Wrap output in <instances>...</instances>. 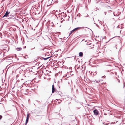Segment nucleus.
Returning a JSON list of instances; mask_svg holds the SVG:
<instances>
[{"mask_svg": "<svg viewBox=\"0 0 125 125\" xmlns=\"http://www.w3.org/2000/svg\"><path fill=\"white\" fill-rule=\"evenodd\" d=\"M84 27H77L76 28L74 29L73 30L71 31V32L69 34V36H70L71 35L72 33H73L75 31L79 30L80 29H81L82 28H83Z\"/></svg>", "mask_w": 125, "mask_h": 125, "instance_id": "nucleus-1", "label": "nucleus"}, {"mask_svg": "<svg viewBox=\"0 0 125 125\" xmlns=\"http://www.w3.org/2000/svg\"><path fill=\"white\" fill-rule=\"evenodd\" d=\"M93 112L94 114L95 115H97L99 114V112L97 110H94L93 111Z\"/></svg>", "mask_w": 125, "mask_h": 125, "instance_id": "nucleus-2", "label": "nucleus"}, {"mask_svg": "<svg viewBox=\"0 0 125 125\" xmlns=\"http://www.w3.org/2000/svg\"><path fill=\"white\" fill-rule=\"evenodd\" d=\"M30 115L29 114H28L27 115V118H26V124L27 123L28 121L29 117Z\"/></svg>", "mask_w": 125, "mask_h": 125, "instance_id": "nucleus-3", "label": "nucleus"}, {"mask_svg": "<svg viewBox=\"0 0 125 125\" xmlns=\"http://www.w3.org/2000/svg\"><path fill=\"white\" fill-rule=\"evenodd\" d=\"M55 89L54 88V85H53L52 86V93H53L55 91Z\"/></svg>", "mask_w": 125, "mask_h": 125, "instance_id": "nucleus-4", "label": "nucleus"}, {"mask_svg": "<svg viewBox=\"0 0 125 125\" xmlns=\"http://www.w3.org/2000/svg\"><path fill=\"white\" fill-rule=\"evenodd\" d=\"M9 13V12H8V11H7L5 13V14H4V16H3V18L4 17H7L8 16V15Z\"/></svg>", "mask_w": 125, "mask_h": 125, "instance_id": "nucleus-5", "label": "nucleus"}, {"mask_svg": "<svg viewBox=\"0 0 125 125\" xmlns=\"http://www.w3.org/2000/svg\"><path fill=\"white\" fill-rule=\"evenodd\" d=\"M79 56L80 57H82L83 56V53L82 52H80L79 53Z\"/></svg>", "mask_w": 125, "mask_h": 125, "instance_id": "nucleus-6", "label": "nucleus"}, {"mask_svg": "<svg viewBox=\"0 0 125 125\" xmlns=\"http://www.w3.org/2000/svg\"><path fill=\"white\" fill-rule=\"evenodd\" d=\"M103 125H108L109 124V123L108 122H104L103 123Z\"/></svg>", "mask_w": 125, "mask_h": 125, "instance_id": "nucleus-7", "label": "nucleus"}, {"mask_svg": "<svg viewBox=\"0 0 125 125\" xmlns=\"http://www.w3.org/2000/svg\"><path fill=\"white\" fill-rule=\"evenodd\" d=\"M16 49L18 51L21 50L22 49V48H16Z\"/></svg>", "mask_w": 125, "mask_h": 125, "instance_id": "nucleus-8", "label": "nucleus"}, {"mask_svg": "<svg viewBox=\"0 0 125 125\" xmlns=\"http://www.w3.org/2000/svg\"><path fill=\"white\" fill-rule=\"evenodd\" d=\"M49 58V57L48 58H43V59L44 60H46L48 58Z\"/></svg>", "mask_w": 125, "mask_h": 125, "instance_id": "nucleus-9", "label": "nucleus"}, {"mask_svg": "<svg viewBox=\"0 0 125 125\" xmlns=\"http://www.w3.org/2000/svg\"><path fill=\"white\" fill-rule=\"evenodd\" d=\"M2 116L1 115H0V119H1L2 118Z\"/></svg>", "mask_w": 125, "mask_h": 125, "instance_id": "nucleus-10", "label": "nucleus"}, {"mask_svg": "<svg viewBox=\"0 0 125 125\" xmlns=\"http://www.w3.org/2000/svg\"><path fill=\"white\" fill-rule=\"evenodd\" d=\"M107 13V12H104V14L105 15H106Z\"/></svg>", "mask_w": 125, "mask_h": 125, "instance_id": "nucleus-11", "label": "nucleus"}, {"mask_svg": "<svg viewBox=\"0 0 125 125\" xmlns=\"http://www.w3.org/2000/svg\"><path fill=\"white\" fill-rule=\"evenodd\" d=\"M118 82H120V81L119 80H118Z\"/></svg>", "mask_w": 125, "mask_h": 125, "instance_id": "nucleus-12", "label": "nucleus"}, {"mask_svg": "<svg viewBox=\"0 0 125 125\" xmlns=\"http://www.w3.org/2000/svg\"><path fill=\"white\" fill-rule=\"evenodd\" d=\"M62 21H61V23H62Z\"/></svg>", "mask_w": 125, "mask_h": 125, "instance_id": "nucleus-13", "label": "nucleus"}, {"mask_svg": "<svg viewBox=\"0 0 125 125\" xmlns=\"http://www.w3.org/2000/svg\"><path fill=\"white\" fill-rule=\"evenodd\" d=\"M62 21H61V23H62Z\"/></svg>", "mask_w": 125, "mask_h": 125, "instance_id": "nucleus-14", "label": "nucleus"}, {"mask_svg": "<svg viewBox=\"0 0 125 125\" xmlns=\"http://www.w3.org/2000/svg\"><path fill=\"white\" fill-rule=\"evenodd\" d=\"M51 23H53V22H52Z\"/></svg>", "mask_w": 125, "mask_h": 125, "instance_id": "nucleus-15", "label": "nucleus"}, {"mask_svg": "<svg viewBox=\"0 0 125 125\" xmlns=\"http://www.w3.org/2000/svg\"><path fill=\"white\" fill-rule=\"evenodd\" d=\"M122 25V24H121V25Z\"/></svg>", "mask_w": 125, "mask_h": 125, "instance_id": "nucleus-16", "label": "nucleus"}, {"mask_svg": "<svg viewBox=\"0 0 125 125\" xmlns=\"http://www.w3.org/2000/svg\"><path fill=\"white\" fill-rule=\"evenodd\" d=\"M96 24L97 25V24Z\"/></svg>", "mask_w": 125, "mask_h": 125, "instance_id": "nucleus-17", "label": "nucleus"}]
</instances>
